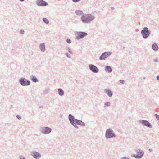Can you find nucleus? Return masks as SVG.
<instances>
[{"label":"nucleus","instance_id":"f704fd0d","mask_svg":"<svg viewBox=\"0 0 159 159\" xmlns=\"http://www.w3.org/2000/svg\"><path fill=\"white\" fill-rule=\"evenodd\" d=\"M156 79L157 80H159V75L157 77Z\"/></svg>","mask_w":159,"mask_h":159},{"label":"nucleus","instance_id":"5701e85b","mask_svg":"<svg viewBox=\"0 0 159 159\" xmlns=\"http://www.w3.org/2000/svg\"><path fill=\"white\" fill-rule=\"evenodd\" d=\"M43 21L46 24H48L49 21L48 19L46 18H43L42 19Z\"/></svg>","mask_w":159,"mask_h":159},{"label":"nucleus","instance_id":"7ed1b4c3","mask_svg":"<svg viewBox=\"0 0 159 159\" xmlns=\"http://www.w3.org/2000/svg\"><path fill=\"white\" fill-rule=\"evenodd\" d=\"M105 137L106 139H110L112 138H115L116 135L111 129L109 128L106 131Z\"/></svg>","mask_w":159,"mask_h":159},{"label":"nucleus","instance_id":"58836bf2","mask_svg":"<svg viewBox=\"0 0 159 159\" xmlns=\"http://www.w3.org/2000/svg\"><path fill=\"white\" fill-rule=\"evenodd\" d=\"M42 107V106H40V107H39V108H41V107Z\"/></svg>","mask_w":159,"mask_h":159},{"label":"nucleus","instance_id":"72a5a7b5","mask_svg":"<svg viewBox=\"0 0 159 159\" xmlns=\"http://www.w3.org/2000/svg\"><path fill=\"white\" fill-rule=\"evenodd\" d=\"M120 159H129V158H127L126 157H121L120 158Z\"/></svg>","mask_w":159,"mask_h":159},{"label":"nucleus","instance_id":"6e6552de","mask_svg":"<svg viewBox=\"0 0 159 159\" xmlns=\"http://www.w3.org/2000/svg\"><path fill=\"white\" fill-rule=\"evenodd\" d=\"M52 131V129L48 127H42L40 129V131L44 134H49Z\"/></svg>","mask_w":159,"mask_h":159},{"label":"nucleus","instance_id":"c9c22d12","mask_svg":"<svg viewBox=\"0 0 159 159\" xmlns=\"http://www.w3.org/2000/svg\"><path fill=\"white\" fill-rule=\"evenodd\" d=\"M110 8L111 9V10H114V8L113 7H110Z\"/></svg>","mask_w":159,"mask_h":159},{"label":"nucleus","instance_id":"473e14b6","mask_svg":"<svg viewBox=\"0 0 159 159\" xmlns=\"http://www.w3.org/2000/svg\"><path fill=\"white\" fill-rule=\"evenodd\" d=\"M20 159H26L25 157H23L22 156H20Z\"/></svg>","mask_w":159,"mask_h":159},{"label":"nucleus","instance_id":"20e7f679","mask_svg":"<svg viewBox=\"0 0 159 159\" xmlns=\"http://www.w3.org/2000/svg\"><path fill=\"white\" fill-rule=\"evenodd\" d=\"M141 33L143 38L146 39L150 36L151 32L147 27H145L141 30Z\"/></svg>","mask_w":159,"mask_h":159},{"label":"nucleus","instance_id":"f257e3e1","mask_svg":"<svg viewBox=\"0 0 159 159\" xmlns=\"http://www.w3.org/2000/svg\"><path fill=\"white\" fill-rule=\"evenodd\" d=\"M68 119L70 124L75 128L78 129L79 127L76 124L78 125L83 127L85 126V124L82 120L75 119L74 116L71 114L68 115Z\"/></svg>","mask_w":159,"mask_h":159},{"label":"nucleus","instance_id":"f03ea898","mask_svg":"<svg viewBox=\"0 0 159 159\" xmlns=\"http://www.w3.org/2000/svg\"><path fill=\"white\" fill-rule=\"evenodd\" d=\"M95 17L90 14H84L80 18V19L83 23H88L94 20Z\"/></svg>","mask_w":159,"mask_h":159},{"label":"nucleus","instance_id":"dca6fc26","mask_svg":"<svg viewBox=\"0 0 159 159\" xmlns=\"http://www.w3.org/2000/svg\"><path fill=\"white\" fill-rule=\"evenodd\" d=\"M105 71L108 73H111L112 71V69L111 66H106L105 67Z\"/></svg>","mask_w":159,"mask_h":159},{"label":"nucleus","instance_id":"f8f14e48","mask_svg":"<svg viewBox=\"0 0 159 159\" xmlns=\"http://www.w3.org/2000/svg\"><path fill=\"white\" fill-rule=\"evenodd\" d=\"M31 155L34 158L36 159L40 158L41 157L40 153L34 151L31 152Z\"/></svg>","mask_w":159,"mask_h":159},{"label":"nucleus","instance_id":"ddd939ff","mask_svg":"<svg viewBox=\"0 0 159 159\" xmlns=\"http://www.w3.org/2000/svg\"><path fill=\"white\" fill-rule=\"evenodd\" d=\"M36 4L39 6H45L48 5V3L43 0H37Z\"/></svg>","mask_w":159,"mask_h":159},{"label":"nucleus","instance_id":"aec40b11","mask_svg":"<svg viewBox=\"0 0 159 159\" xmlns=\"http://www.w3.org/2000/svg\"><path fill=\"white\" fill-rule=\"evenodd\" d=\"M58 94L61 96H62L64 95V91L61 88L58 89Z\"/></svg>","mask_w":159,"mask_h":159},{"label":"nucleus","instance_id":"412c9836","mask_svg":"<svg viewBox=\"0 0 159 159\" xmlns=\"http://www.w3.org/2000/svg\"><path fill=\"white\" fill-rule=\"evenodd\" d=\"M31 79L32 81L35 83L38 82L39 81L38 79L35 76L33 75L31 76Z\"/></svg>","mask_w":159,"mask_h":159},{"label":"nucleus","instance_id":"7c9ffc66","mask_svg":"<svg viewBox=\"0 0 159 159\" xmlns=\"http://www.w3.org/2000/svg\"><path fill=\"white\" fill-rule=\"evenodd\" d=\"M81 0H72L74 2L76 3L80 1Z\"/></svg>","mask_w":159,"mask_h":159},{"label":"nucleus","instance_id":"cd10ccee","mask_svg":"<svg viewBox=\"0 0 159 159\" xmlns=\"http://www.w3.org/2000/svg\"><path fill=\"white\" fill-rule=\"evenodd\" d=\"M154 116L156 117V118L157 120H159V115L157 114H155Z\"/></svg>","mask_w":159,"mask_h":159},{"label":"nucleus","instance_id":"39448f33","mask_svg":"<svg viewBox=\"0 0 159 159\" xmlns=\"http://www.w3.org/2000/svg\"><path fill=\"white\" fill-rule=\"evenodd\" d=\"M137 154H133L131 155L132 157H133L136 159H140L143 156L144 152L141 149H138L135 150Z\"/></svg>","mask_w":159,"mask_h":159},{"label":"nucleus","instance_id":"393cba45","mask_svg":"<svg viewBox=\"0 0 159 159\" xmlns=\"http://www.w3.org/2000/svg\"><path fill=\"white\" fill-rule=\"evenodd\" d=\"M154 62L156 63H157L159 61V59L158 58H154L153 60Z\"/></svg>","mask_w":159,"mask_h":159},{"label":"nucleus","instance_id":"9d476101","mask_svg":"<svg viewBox=\"0 0 159 159\" xmlns=\"http://www.w3.org/2000/svg\"><path fill=\"white\" fill-rule=\"evenodd\" d=\"M139 122L141 123L143 126H146L150 128H152V126L150 123L148 121L144 120H139Z\"/></svg>","mask_w":159,"mask_h":159},{"label":"nucleus","instance_id":"4be33fe9","mask_svg":"<svg viewBox=\"0 0 159 159\" xmlns=\"http://www.w3.org/2000/svg\"><path fill=\"white\" fill-rule=\"evenodd\" d=\"M111 106V103L109 102H107L105 103L104 107H107Z\"/></svg>","mask_w":159,"mask_h":159},{"label":"nucleus","instance_id":"a878e982","mask_svg":"<svg viewBox=\"0 0 159 159\" xmlns=\"http://www.w3.org/2000/svg\"><path fill=\"white\" fill-rule=\"evenodd\" d=\"M65 55L69 58H71V56H70V54H69V53L67 52H66L65 53Z\"/></svg>","mask_w":159,"mask_h":159},{"label":"nucleus","instance_id":"f3484780","mask_svg":"<svg viewBox=\"0 0 159 159\" xmlns=\"http://www.w3.org/2000/svg\"><path fill=\"white\" fill-rule=\"evenodd\" d=\"M50 89L48 87H46L44 89L43 91V93L44 95H47L48 93L50 92Z\"/></svg>","mask_w":159,"mask_h":159},{"label":"nucleus","instance_id":"c756f323","mask_svg":"<svg viewBox=\"0 0 159 159\" xmlns=\"http://www.w3.org/2000/svg\"><path fill=\"white\" fill-rule=\"evenodd\" d=\"M119 81L122 84H124L125 83L124 80H120Z\"/></svg>","mask_w":159,"mask_h":159},{"label":"nucleus","instance_id":"a211bd4d","mask_svg":"<svg viewBox=\"0 0 159 159\" xmlns=\"http://www.w3.org/2000/svg\"><path fill=\"white\" fill-rule=\"evenodd\" d=\"M152 48L154 51H157L158 49V47L157 45L154 43L152 45Z\"/></svg>","mask_w":159,"mask_h":159},{"label":"nucleus","instance_id":"0eeeda50","mask_svg":"<svg viewBox=\"0 0 159 159\" xmlns=\"http://www.w3.org/2000/svg\"><path fill=\"white\" fill-rule=\"evenodd\" d=\"M76 39L79 40L83 38L88 35L87 33L82 31L77 32L76 33Z\"/></svg>","mask_w":159,"mask_h":159},{"label":"nucleus","instance_id":"2f4dec72","mask_svg":"<svg viewBox=\"0 0 159 159\" xmlns=\"http://www.w3.org/2000/svg\"><path fill=\"white\" fill-rule=\"evenodd\" d=\"M16 118L19 120H20L21 118V117L19 115H17L16 116Z\"/></svg>","mask_w":159,"mask_h":159},{"label":"nucleus","instance_id":"2eb2a0df","mask_svg":"<svg viewBox=\"0 0 159 159\" xmlns=\"http://www.w3.org/2000/svg\"><path fill=\"white\" fill-rule=\"evenodd\" d=\"M39 48L42 52H44L46 50V47L45 44L44 43L40 44L39 46Z\"/></svg>","mask_w":159,"mask_h":159},{"label":"nucleus","instance_id":"4c0bfd02","mask_svg":"<svg viewBox=\"0 0 159 159\" xmlns=\"http://www.w3.org/2000/svg\"><path fill=\"white\" fill-rule=\"evenodd\" d=\"M143 78L144 79H145V77H143Z\"/></svg>","mask_w":159,"mask_h":159},{"label":"nucleus","instance_id":"6ab92c4d","mask_svg":"<svg viewBox=\"0 0 159 159\" xmlns=\"http://www.w3.org/2000/svg\"><path fill=\"white\" fill-rule=\"evenodd\" d=\"M75 13L77 15L79 16H81L84 15L82 11L81 10H76L75 11Z\"/></svg>","mask_w":159,"mask_h":159},{"label":"nucleus","instance_id":"e433bc0d","mask_svg":"<svg viewBox=\"0 0 159 159\" xmlns=\"http://www.w3.org/2000/svg\"><path fill=\"white\" fill-rule=\"evenodd\" d=\"M152 149L151 148H150L149 149V151L150 152H152Z\"/></svg>","mask_w":159,"mask_h":159},{"label":"nucleus","instance_id":"4468645a","mask_svg":"<svg viewBox=\"0 0 159 159\" xmlns=\"http://www.w3.org/2000/svg\"><path fill=\"white\" fill-rule=\"evenodd\" d=\"M105 93L109 97H111L113 96V93L109 89H106L104 90Z\"/></svg>","mask_w":159,"mask_h":159},{"label":"nucleus","instance_id":"423d86ee","mask_svg":"<svg viewBox=\"0 0 159 159\" xmlns=\"http://www.w3.org/2000/svg\"><path fill=\"white\" fill-rule=\"evenodd\" d=\"M19 82L22 86H27L30 84V81L22 77L19 80Z\"/></svg>","mask_w":159,"mask_h":159},{"label":"nucleus","instance_id":"1a4fd4ad","mask_svg":"<svg viewBox=\"0 0 159 159\" xmlns=\"http://www.w3.org/2000/svg\"><path fill=\"white\" fill-rule=\"evenodd\" d=\"M112 54L111 52H106L102 54L99 57V59L101 60H105L108 56Z\"/></svg>","mask_w":159,"mask_h":159},{"label":"nucleus","instance_id":"c85d7f7f","mask_svg":"<svg viewBox=\"0 0 159 159\" xmlns=\"http://www.w3.org/2000/svg\"><path fill=\"white\" fill-rule=\"evenodd\" d=\"M24 32H25L24 30H23V29L20 30V33L21 34H24Z\"/></svg>","mask_w":159,"mask_h":159},{"label":"nucleus","instance_id":"b1692460","mask_svg":"<svg viewBox=\"0 0 159 159\" xmlns=\"http://www.w3.org/2000/svg\"><path fill=\"white\" fill-rule=\"evenodd\" d=\"M68 51L69 52L72 54H73V52L71 50V49L70 48V47H68Z\"/></svg>","mask_w":159,"mask_h":159},{"label":"nucleus","instance_id":"9b49d317","mask_svg":"<svg viewBox=\"0 0 159 159\" xmlns=\"http://www.w3.org/2000/svg\"><path fill=\"white\" fill-rule=\"evenodd\" d=\"M89 69L93 73H97L99 71L98 68L93 64H89Z\"/></svg>","mask_w":159,"mask_h":159},{"label":"nucleus","instance_id":"bb28decb","mask_svg":"<svg viewBox=\"0 0 159 159\" xmlns=\"http://www.w3.org/2000/svg\"><path fill=\"white\" fill-rule=\"evenodd\" d=\"M66 42L70 44L71 43V41L70 39H66Z\"/></svg>","mask_w":159,"mask_h":159}]
</instances>
